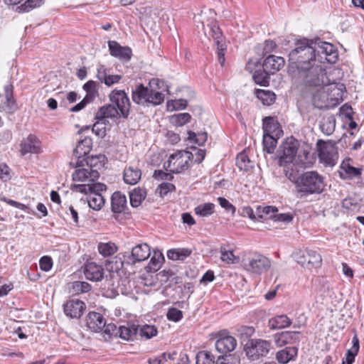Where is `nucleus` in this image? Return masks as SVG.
Here are the masks:
<instances>
[{
	"label": "nucleus",
	"mask_w": 364,
	"mask_h": 364,
	"mask_svg": "<svg viewBox=\"0 0 364 364\" xmlns=\"http://www.w3.org/2000/svg\"><path fill=\"white\" fill-rule=\"evenodd\" d=\"M306 63L304 68H296L298 70L299 78L302 79L304 83L308 86L318 87L328 84V79L325 70L318 63L316 53H311L310 56L304 58Z\"/></svg>",
	"instance_id": "obj_1"
},
{
	"label": "nucleus",
	"mask_w": 364,
	"mask_h": 364,
	"mask_svg": "<svg viewBox=\"0 0 364 364\" xmlns=\"http://www.w3.org/2000/svg\"><path fill=\"white\" fill-rule=\"evenodd\" d=\"M163 84L164 82L159 79H152L149 81V87H144L142 84L136 85L132 92V101L142 106L161 105L164 100V95L160 91L155 90L153 85L160 89L161 85Z\"/></svg>",
	"instance_id": "obj_2"
},
{
	"label": "nucleus",
	"mask_w": 364,
	"mask_h": 364,
	"mask_svg": "<svg viewBox=\"0 0 364 364\" xmlns=\"http://www.w3.org/2000/svg\"><path fill=\"white\" fill-rule=\"evenodd\" d=\"M299 141L296 138H284L279 149V164L284 167L283 172L291 181L295 183L297 176L293 167Z\"/></svg>",
	"instance_id": "obj_3"
},
{
	"label": "nucleus",
	"mask_w": 364,
	"mask_h": 364,
	"mask_svg": "<svg viewBox=\"0 0 364 364\" xmlns=\"http://www.w3.org/2000/svg\"><path fill=\"white\" fill-rule=\"evenodd\" d=\"M324 187V178L314 171L301 173L295 181L296 190L301 198L321 193Z\"/></svg>",
	"instance_id": "obj_4"
},
{
	"label": "nucleus",
	"mask_w": 364,
	"mask_h": 364,
	"mask_svg": "<svg viewBox=\"0 0 364 364\" xmlns=\"http://www.w3.org/2000/svg\"><path fill=\"white\" fill-rule=\"evenodd\" d=\"M315 50V44L312 41L306 38L299 40L295 43V48L289 54L290 66L292 68H303L306 65L304 58L310 56Z\"/></svg>",
	"instance_id": "obj_5"
},
{
	"label": "nucleus",
	"mask_w": 364,
	"mask_h": 364,
	"mask_svg": "<svg viewBox=\"0 0 364 364\" xmlns=\"http://www.w3.org/2000/svg\"><path fill=\"white\" fill-rule=\"evenodd\" d=\"M193 156V154L190 151L178 150L170 154L164 166L167 171L181 173L189 168Z\"/></svg>",
	"instance_id": "obj_6"
},
{
	"label": "nucleus",
	"mask_w": 364,
	"mask_h": 364,
	"mask_svg": "<svg viewBox=\"0 0 364 364\" xmlns=\"http://www.w3.org/2000/svg\"><path fill=\"white\" fill-rule=\"evenodd\" d=\"M316 148L321 163L331 167L336 164L338 159V153L334 141L330 139L326 141L318 139L316 143Z\"/></svg>",
	"instance_id": "obj_7"
},
{
	"label": "nucleus",
	"mask_w": 364,
	"mask_h": 364,
	"mask_svg": "<svg viewBox=\"0 0 364 364\" xmlns=\"http://www.w3.org/2000/svg\"><path fill=\"white\" fill-rule=\"evenodd\" d=\"M243 268L252 274H261L267 272L272 265L271 261L267 257L259 253L248 255L242 261Z\"/></svg>",
	"instance_id": "obj_8"
},
{
	"label": "nucleus",
	"mask_w": 364,
	"mask_h": 364,
	"mask_svg": "<svg viewBox=\"0 0 364 364\" xmlns=\"http://www.w3.org/2000/svg\"><path fill=\"white\" fill-rule=\"evenodd\" d=\"M314 44L319 65L326 62L331 64L336 63L338 55L333 44L325 41L314 42Z\"/></svg>",
	"instance_id": "obj_9"
},
{
	"label": "nucleus",
	"mask_w": 364,
	"mask_h": 364,
	"mask_svg": "<svg viewBox=\"0 0 364 364\" xmlns=\"http://www.w3.org/2000/svg\"><path fill=\"white\" fill-rule=\"evenodd\" d=\"M270 348L271 343L262 339H252L245 346L246 354L252 360L266 356Z\"/></svg>",
	"instance_id": "obj_10"
},
{
	"label": "nucleus",
	"mask_w": 364,
	"mask_h": 364,
	"mask_svg": "<svg viewBox=\"0 0 364 364\" xmlns=\"http://www.w3.org/2000/svg\"><path fill=\"white\" fill-rule=\"evenodd\" d=\"M294 260L303 267H317L321 264L320 254L314 250H297L293 253Z\"/></svg>",
	"instance_id": "obj_11"
},
{
	"label": "nucleus",
	"mask_w": 364,
	"mask_h": 364,
	"mask_svg": "<svg viewBox=\"0 0 364 364\" xmlns=\"http://www.w3.org/2000/svg\"><path fill=\"white\" fill-rule=\"evenodd\" d=\"M202 26L204 29L205 35L211 36L213 38L215 43L217 46L219 63L223 65L225 63V51L226 50V46L223 42V36L218 25L215 22H212L210 25H208V28L209 30L208 33L204 27L203 23H202Z\"/></svg>",
	"instance_id": "obj_12"
},
{
	"label": "nucleus",
	"mask_w": 364,
	"mask_h": 364,
	"mask_svg": "<svg viewBox=\"0 0 364 364\" xmlns=\"http://www.w3.org/2000/svg\"><path fill=\"white\" fill-rule=\"evenodd\" d=\"M109 100L111 104L115 106L120 112V116L122 118H127L129 114L130 101L124 90H114L109 95Z\"/></svg>",
	"instance_id": "obj_13"
},
{
	"label": "nucleus",
	"mask_w": 364,
	"mask_h": 364,
	"mask_svg": "<svg viewBox=\"0 0 364 364\" xmlns=\"http://www.w3.org/2000/svg\"><path fill=\"white\" fill-rule=\"evenodd\" d=\"M72 176L75 182L90 183L98 179L100 173L97 170H92L86 167L76 169Z\"/></svg>",
	"instance_id": "obj_14"
},
{
	"label": "nucleus",
	"mask_w": 364,
	"mask_h": 364,
	"mask_svg": "<svg viewBox=\"0 0 364 364\" xmlns=\"http://www.w3.org/2000/svg\"><path fill=\"white\" fill-rule=\"evenodd\" d=\"M63 309L67 316L78 318L82 315L85 304L77 299H71L63 305Z\"/></svg>",
	"instance_id": "obj_15"
},
{
	"label": "nucleus",
	"mask_w": 364,
	"mask_h": 364,
	"mask_svg": "<svg viewBox=\"0 0 364 364\" xmlns=\"http://www.w3.org/2000/svg\"><path fill=\"white\" fill-rule=\"evenodd\" d=\"M263 129L262 136H280L283 134L280 124L272 117H265L264 119Z\"/></svg>",
	"instance_id": "obj_16"
},
{
	"label": "nucleus",
	"mask_w": 364,
	"mask_h": 364,
	"mask_svg": "<svg viewBox=\"0 0 364 364\" xmlns=\"http://www.w3.org/2000/svg\"><path fill=\"white\" fill-rule=\"evenodd\" d=\"M73 191H78L85 194H92L100 193L106 190V186L102 183H97L95 181L90 183H77L72 186Z\"/></svg>",
	"instance_id": "obj_17"
},
{
	"label": "nucleus",
	"mask_w": 364,
	"mask_h": 364,
	"mask_svg": "<svg viewBox=\"0 0 364 364\" xmlns=\"http://www.w3.org/2000/svg\"><path fill=\"white\" fill-rule=\"evenodd\" d=\"M328 85H330V87L327 88L326 90L328 92V99L333 102V105L338 104L343 101V95L346 92L345 85L342 83L330 84L329 80ZM322 86H327V85Z\"/></svg>",
	"instance_id": "obj_18"
},
{
	"label": "nucleus",
	"mask_w": 364,
	"mask_h": 364,
	"mask_svg": "<svg viewBox=\"0 0 364 364\" xmlns=\"http://www.w3.org/2000/svg\"><path fill=\"white\" fill-rule=\"evenodd\" d=\"M84 274L90 281L99 282L103 279L104 269L95 262H88L85 266Z\"/></svg>",
	"instance_id": "obj_19"
},
{
	"label": "nucleus",
	"mask_w": 364,
	"mask_h": 364,
	"mask_svg": "<svg viewBox=\"0 0 364 364\" xmlns=\"http://www.w3.org/2000/svg\"><path fill=\"white\" fill-rule=\"evenodd\" d=\"M237 346L236 339L231 336H220L215 342V348L220 353H228Z\"/></svg>",
	"instance_id": "obj_20"
},
{
	"label": "nucleus",
	"mask_w": 364,
	"mask_h": 364,
	"mask_svg": "<svg viewBox=\"0 0 364 364\" xmlns=\"http://www.w3.org/2000/svg\"><path fill=\"white\" fill-rule=\"evenodd\" d=\"M285 63L282 57L270 55L267 57L263 63V68L270 74H274L282 69Z\"/></svg>",
	"instance_id": "obj_21"
},
{
	"label": "nucleus",
	"mask_w": 364,
	"mask_h": 364,
	"mask_svg": "<svg viewBox=\"0 0 364 364\" xmlns=\"http://www.w3.org/2000/svg\"><path fill=\"white\" fill-rule=\"evenodd\" d=\"M108 46L110 54L119 59L129 60L131 58L132 50L129 47L121 46L117 41H109Z\"/></svg>",
	"instance_id": "obj_22"
},
{
	"label": "nucleus",
	"mask_w": 364,
	"mask_h": 364,
	"mask_svg": "<svg viewBox=\"0 0 364 364\" xmlns=\"http://www.w3.org/2000/svg\"><path fill=\"white\" fill-rule=\"evenodd\" d=\"M97 77L101 82L110 87L117 83L122 78V76L120 75H111L109 70L105 65H100L97 69Z\"/></svg>",
	"instance_id": "obj_23"
},
{
	"label": "nucleus",
	"mask_w": 364,
	"mask_h": 364,
	"mask_svg": "<svg viewBox=\"0 0 364 364\" xmlns=\"http://www.w3.org/2000/svg\"><path fill=\"white\" fill-rule=\"evenodd\" d=\"M150 247L146 243L139 244L134 247L131 252L132 263L146 260L150 256Z\"/></svg>",
	"instance_id": "obj_24"
},
{
	"label": "nucleus",
	"mask_w": 364,
	"mask_h": 364,
	"mask_svg": "<svg viewBox=\"0 0 364 364\" xmlns=\"http://www.w3.org/2000/svg\"><path fill=\"white\" fill-rule=\"evenodd\" d=\"M87 325L92 331L97 332L105 327V320L101 314L90 312L87 316Z\"/></svg>",
	"instance_id": "obj_25"
},
{
	"label": "nucleus",
	"mask_w": 364,
	"mask_h": 364,
	"mask_svg": "<svg viewBox=\"0 0 364 364\" xmlns=\"http://www.w3.org/2000/svg\"><path fill=\"white\" fill-rule=\"evenodd\" d=\"M6 101L1 105V109L6 113H14L17 109V105L13 98V85L8 84L4 86Z\"/></svg>",
	"instance_id": "obj_26"
},
{
	"label": "nucleus",
	"mask_w": 364,
	"mask_h": 364,
	"mask_svg": "<svg viewBox=\"0 0 364 364\" xmlns=\"http://www.w3.org/2000/svg\"><path fill=\"white\" fill-rule=\"evenodd\" d=\"M127 207V200L124 194L119 191L114 192L111 197L112 211L116 213H121Z\"/></svg>",
	"instance_id": "obj_27"
},
{
	"label": "nucleus",
	"mask_w": 364,
	"mask_h": 364,
	"mask_svg": "<svg viewBox=\"0 0 364 364\" xmlns=\"http://www.w3.org/2000/svg\"><path fill=\"white\" fill-rule=\"evenodd\" d=\"M361 175V170L352 166L349 164V159L343 161L341 165L339 176L343 179H350L354 177H359Z\"/></svg>",
	"instance_id": "obj_28"
},
{
	"label": "nucleus",
	"mask_w": 364,
	"mask_h": 364,
	"mask_svg": "<svg viewBox=\"0 0 364 364\" xmlns=\"http://www.w3.org/2000/svg\"><path fill=\"white\" fill-rule=\"evenodd\" d=\"M122 117L120 112L117 108L112 104L106 105L102 107L96 114V118L97 119L105 120L107 118H117Z\"/></svg>",
	"instance_id": "obj_29"
},
{
	"label": "nucleus",
	"mask_w": 364,
	"mask_h": 364,
	"mask_svg": "<svg viewBox=\"0 0 364 364\" xmlns=\"http://www.w3.org/2000/svg\"><path fill=\"white\" fill-rule=\"evenodd\" d=\"M141 170L137 168L129 166L125 168L123 173L124 181L127 184L135 185L141 179Z\"/></svg>",
	"instance_id": "obj_30"
},
{
	"label": "nucleus",
	"mask_w": 364,
	"mask_h": 364,
	"mask_svg": "<svg viewBox=\"0 0 364 364\" xmlns=\"http://www.w3.org/2000/svg\"><path fill=\"white\" fill-rule=\"evenodd\" d=\"M92 138H83L78 141L73 152L77 158L87 155L92 149Z\"/></svg>",
	"instance_id": "obj_31"
},
{
	"label": "nucleus",
	"mask_w": 364,
	"mask_h": 364,
	"mask_svg": "<svg viewBox=\"0 0 364 364\" xmlns=\"http://www.w3.org/2000/svg\"><path fill=\"white\" fill-rule=\"evenodd\" d=\"M40 151L39 142L35 138H24L21 144L22 155L28 153H38Z\"/></svg>",
	"instance_id": "obj_32"
},
{
	"label": "nucleus",
	"mask_w": 364,
	"mask_h": 364,
	"mask_svg": "<svg viewBox=\"0 0 364 364\" xmlns=\"http://www.w3.org/2000/svg\"><path fill=\"white\" fill-rule=\"evenodd\" d=\"M107 158L103 154L92 155L86 158L87 167L97 171L104 167Z\"/></svg>",
	"instance_id": "obj_33"
},
{
	"label": "nucleus",
	"mask_w": 364,
	"mask_h": 364,
	"mask_svg": "<svg viewBox=\"0 0 364 364\" xmlns=\"http://www.w3.org/2000/svg\"><path fill=\"white\" fill-rule=\"evenodd\" d=\"M297 355L296 347H287L277 353V359L280 363L285 364L293 360Z\"/></svg>",
	"instance_id": "obj_34"
},
{
	"label": "nucleus",
	"mask_w": 364,
	"mask_h": 364,
	"mask_svg": "<svg viewBox=\"0 0 364 364\" xmlns=\"http://www.w3.org/2000/svg\"><path fill=\"white\" fill-rule=\"evenodd\" d=\"M353 346L350 349L348 350L345 360H343L342 364H352L355 360V357L359 351V340L356 335L352 339Z\"/></svg>",
	"instance_id": "obj_35"
},
{
	"label": "nucleus",
	"mask_w": 364,
	"mask_h": 364,
	"mask_svg": "<svg viewBox=\"0 0 364 364\" xmlns=\"http://www.w3.org/2000/svg\"><path fill=\"white\" fill-rule=\"evenodd\" d=\"M291 323L287 316L279 315L269 319V326L272 329L284 328L289 326Z\"/></svg>",
	"instance_id": "obj_36"
},
{
	"label": "nucleus",
	"mask_w": 364,
	"mask_h": 364,
	"mask_svg": "<svg viewBox=\"0 0 364 364\" xmlns=\"http://www.w3.org/2000/svg\"><path fill=\"white\" fill-rule=\"evenodd\" d=\"M139 331V326H135L134 324L127 326H120L119 328V333L120 338L125 340L132 339L134 336L138 335Z\"/></svg>",
	"instance_id": "obj_37"
},
{
	"label": "nucleus",
	"mask_w": 364,
	"mask_h": 364,
	"mask_svg": "<svg viewBox=\"0 0 364 364\" xmlns=\"http://www.w3.org/2000/svg\"><path fill=\"white\" fill-rule=\"evenodd\" d=\"M87 200L90 208L95 210H100L105 201L102 194L96 193L92 194L88 193Z\"/></svg>",
	"instance_id": "obj_38"
},
{
	"label": "nucleus",
	"mask_w": 364,
	"mask_h": 364,
	"mask_svg": "<svg viewBox=\"0 0 364 364\" xmlns=\"http://www.w3.org/2000/svg\"><path fill=\"white\" fill-rule=\"evenodd\" d=\"M256 94L264 105H271L276 100V95L270 90H258Z\"/></svg>",
	"instance_id": "obj_39"
},
{
	"label": "nucleus",
	"mask_w": 364,
	"mask_h": 364,
	"mask_svg": "<svg viewBox=\"0 0 364 364\" xmlns=\"http://www.w3.org/2000/svg\"><path fill=\"white\" fill-rule=\"evenodd\" d=\"M146 198V193L142 189H134L129 193L130 203L132 207L136 208L140 205L141 201Z\"/></svg>",
	"instance_id": "obj_40"
},
{
	"label": "nucleus",
	"mask_w": 364,
	"mask_h": 364,
	"mask_svg": "<svg viewBox=\"0 0 364 364\" xmlns=\"http://www.w3.org/2000/svg\"><path fill=\"white\" fill-rule=\"evenodd\" d=\"M191 119L190 114L184 112L176 114L170 117V122L176 127H182L188 123Z\"/></svg>",
	"instance_id": "obj_41"
},
{
	"label": "nucleus",
	"mask_w": 364,
	"mask_h": 364,
	"mask_svg": "<svg viewBox=\"0 0 364 364\" xmlns=\"http://www.w3.org/2000/svg\"><path fill=\"white\" fill-rule=\"evenodd\" d=\"M277 212V209L272 206L260 207L257 208L256 214L258 218L261 219H272L274 213Z\"/></svg>",
	"instance_id": "obj_42"
},
{
	"label": "nucleus",
	"mask_w": 364,
	"mask_h": 364,
	"mask_svg": "<svg viewBox=\"0 0 364 364\" xmlns=\"http://www.w3.org/2000/svg\"><path fill=\"white\" fill-rule=\"evenodd\" d=\"M271 74L263 70H256L253 75L255 82L262 86H266L269 84V75Z\"/></svg>",
	"instance_id": "obj_43"
},
{
	"label": "nucleus",
	"mask_w": 364,
	"mask_h": 364,
	"mask_svg": "<svg viewBox=\"0 0 364 364\" xmlns=\"http://www.w3.org/2000/svg\"><path fill=\"white\" fill-rule=\"evenodd\" d=\"M236 165L240 170L243 171H248L252 167V161L247 155L243 152L240 153L237 156Z\"/></svg>",
	"instance_id": "obj_44"
},
{
	"label": "nucleus",
	"mask_w": 364,
	"mask_h": 364,
	"mask_svg": "<svg viewBox=\"0 0 364 364\" xmlns=\"http://www.w3.org/2000/svg\"><path fill=\"white\" fill-rule=\"evenodd\" d=\"M215 205L213 203H207L198 205L195 208L196 215L207 217L212 215L214 212Z\"/></svg>",
	"instance_id": "obj_45"
},
{
	"label": "nucleus",
	"mask_w": 364,
	"mask_h": 364,
	"mask_svg": "<svg viewBox=\"0 0 364 364\" xmlns=\"http://www.w3.org/2000/svg\"><path fill=\"white\" fill-rule=\"evenodd\" d=\"M117 250V246L112 242L100 243L98 245V251L103 257H109L114 255Z\"/></svg>",
	"instance_id": "obj_46"
},
{
	"label": "nucleus",
	"mask_w": 364,
	"mask_h": 364,
	"mask_svg": "<svg viewBox=\"0 0 364 364\" xmlns=\"http://www.w3.org/2000/svg\"><path fill=\"white\" fill-rule=\"evenodd\" d=\"M157 330L154 326L144 325L141 327L139 326L138 335L145 338H151L156 335Z\"/></svg>",
	"instance_id": "obj_47"
},
{
	"label": "nucleus",
	"mask_w": 364,
	"mask_h": 364,
	"mask_svg": "<svg viewBox=\"0 0 364 364\" xmlns=\"http://www.w3.org/2000/svg\"><path fill=\"white\" fill-rule=\"evenodd\" d=\"M43 0H26L23 4L17 7L19 12H28L30 10L40 6L43 4Z\"/></svg>",
	"instance_id": "obj_48"
},
{
	"label": "nucleus",
	"mask_w": 364,
	"mask_h": 364,
	"mask_svg": "<svg viewBox=\"0 0 364 364\" xmlns=\"http://www.w3.org/2000/svg\"><path fill=\"white\" fill-rule=\"evenodd\" d=\"M90 289V285L85 282L77 281L72 284V290L74 294L87 292Z\"/></svg>",
	"instance_id": "obj_49"
},
{
	"label": "nucleus",
	"mask_w": 364,
	"mask_h": 364,
	"mask_svg": "<svg viewBox=\"0 0 364 364\" xmlns=\"http://www.w3.org/2000/svg\"><path fill=\"white\" fill-rule=\"evenodd\" d=\"M196 364H214L213 357L207 351L200 352L196 355Z\"/></svg>",
	"instance_id": "obj_50"
},
{
	"label": "nucleus",
	"mask_w": 364,
	"mask_h": 364,
	"mask_svg": "<svg viewBox=\"0 0 364 364\" xmlns=\"http://www.w3.org/2000/svg\"><path fill=\"white\" fill-rule=\"evenodd\" d=\"M279 138H262L264 150L268 154H272L277 146Z\"/></svg>",
	"instance_id": "obj_51"
},
{
	"label": "nucleus",
	"mask_w": 364,
	"mask_h": 364,
	"mask_svg": "<svg viewBox=\"0 0 364 364\" xmlns=\"http://www.w3.org/2000/svg\"><path fill=\"white\" fill-rule=\"evenodd\" d=\"M92 132L95 133L97 136H105L106 135V124L105 120L98 119L92 128Z\"/></svg>",
	"instance_id": "obj_52"
},
{
	"label": "nucleus",
	"mask_w": 364,
	"mask_h": 364,
	"mask_svg": "<svg viewBox=\"0 0 364 364\" xmlns=\"http://www.w3.org/2000/svg\"><path fill=\"white\" fill-rule=\"evenodd\" d=\"M176 355V352H173L172 353H164L158 358H149V364H164V360H166V356H168L169 360H174Z\"/></svg>",
	"instance_id": "obj_53"
},
{
	"label": "nucleus",
	"mask_w": 364,
	"mask_h": 364,
	"mask_svg": "<svg viewBox=\"0 0 364 364\" xmlns=\"http://www.w3.org/2000/svg\"><path fill=\"white\" fill-rule=\"evenodd\" d=\"M240 360L237 358L232 355H225L218 357L216 364H239Z\"/></svg>",
	"instance_id": "obj_54"
},
{
	"label": "nucleus",
	"mask_w": 364,
	"mask_h": 364,
	"mask_svg": "<svg viewBox=\"0 0 364 364\" xmlns=\"http://www.w3.org/2000/svg\"><path fill=\"white\" fill-rule=\"evenodd\" d=\"M167 318L169 321L177 322L180 321L183 317V313L181 310L176 308H171L167 312Z\"/></svg>",
	"instance_id": "obj_55"
},
{
	"label": "nucleus",
	"mask_w": 364,
	"mask_h": 364,
	"mask_svg": "<svg viewBox=\"0 0 364 364\" xmlns=\"http://www.w3.org/2000/svg\"><path fill=\"white\" fill-rule=\"evenodd\" d=\"M164 260V257L161 252H154L150 260V268L157 269Z\"/></svg>",
	"instance_id": "obj_56"
},
{
	"label": "nucleus",
	"mask_w": 364,
	"mask_h": 364,
	"mask_svg": "<svg viewBox=\"0 0 364 364\" xmlns=\"http://www.w3.org/2000/svg\"><path fill=\"white\" fill-rule=\"evenodd\" d=\"M39 265L41 270L48 272L52 268V259L48 256H43L40 259Z\"/></svg>",
	"instance_id": "obj_57"
},
{
	"label": "nucleus",
	"mask_w": 364,
	"mask_h": 364,
	"mask_svg": "<svg viewBox=\"0 0 364 364\" xmlns=\"http://www.w3.org/2000/svg\"><path fill=\"white\" fill-rule=\"evenodd\" d=\"M284 337L288 343H295L299 341V332L297 331H284L282 332Z\"/></svg>",
	"instance_id": "obj_58"
},
{
	"label": "nucleus",
	"mask_w": 364,
	"mask_h": 364,
	"mask_svg": "<svg viewBox=\"0 0 364 364\" xmlns=\"http://www.w3.org/2000/svg\"><path fill=\"white\" fill-rule=\"evenodd\" d=\"M240 215L242 217H247L250 218L252 220H257V214L254 213L252 208L250 206H245L241 209Z\"/></svg>",
	"instance_id": "obj_59"
},
{
	"label": "nucleus",
	"mask_w": 364,
	"mask_h": 364,
	"mask_svg": "<svg viewBox=\"0 0 364 364\" xmlns=\"http://www.w3.org/2000/svg\"><path fill=\"white\" fill-rule=\"evenodd\" d=\"M173 173H166L163 171L158 170L155 171L154 173V177L158 180H165V181H171L173 179V176L172 175Z\"/></svg>",
	"instance_id": "obj_60"
},
{
	"label": "nucleus",
	"mask_w": 364,
	"mask_h": 364,
	"mask_svg": "<svg viewBox=\"0 0 364 364\" xmlns=\"http://www.w3.org/2000/svg\"><path fill=\"white\" fill-rule=\"evenodd\" d=\"M221 259L228 264H233L235 262V257L232 252L222 250Z\"/></svg>",
	"instance_id": "obj_61"
},
{
	"label": "nucleus",
	"mask_w": 364,
	"mask_h": 364,
	"mask_svg": "<svg viewBox=\"0 0 364 364\" xmlns=\"http://www.w3.org/2000/svg\"><path fill=\"white\" fill-rule=\"evenodd\" d=\"M220 205L228 211H231L233 214L235 212V208L225 198L219 197L218 198Z\"/></svg>",
	"instance_id": "obj_62"
},
{
	"label": "nucleus",
	"mask_w": 364,
	"mask_h": 364,
	"mask_svg": "<svg viewBox=\"0 0 364 364\" xmlns=\"http://www.w3.org/2000/svg\"><path fill=\"white\" fill-rule=\"evenodd\" d=\"M320 129L323 134L329 136L333 133L334 126L331 122H326L320 125Z\"/></svg>",
	"instance_id": "obj_63"
},
{
	"label": "nucleus",
	"mask_w": 364,
	"mask_h": 364,
	"mask_svg": "<svg viewBox=\"0 0 364 364\" xmlns=\"http://www.w3.org/2000/svg\"><path fill=\"white\" fill-rule=\"evenodd\" d=\"M159 189L161 195H166L168 192L173 191L175 186L171 183H162L159 186Z\"/></svg>",
	"instance_id": "obj_64"
}]
</instances>
